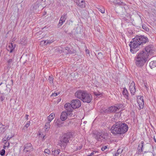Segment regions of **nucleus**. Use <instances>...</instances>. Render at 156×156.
<instances>
[{
	"instance_id": "f257e3e1",
	"label": "nucleus",
	"mask_w": 156,
	"mask_h": 156,
	"mask_svg": "<svg viewBox=\"0 0 156 156\" xmlns=\"http://www.w3.org/2000/svg\"><path fill=\"white\" fill-rule=\"evenodd\" d=\"M128 128L126 124L123 122H119L112 126L110 129V131L114 135L123 134L127 132Z\"/></svg>"
},
{
	"instance_id": "f03ea898",
	"label": "nucleus",
	"mask_w": 156,
	"mask_h": 156,
	"mask_svg": "<svg viewBox=\"0 0 156 156\" xmlns=\"http://www.w3.org/2000/svg\"><path fill=\"white\" fill-rule=\"evenodd\" d=\"M145 52L141 51L137 54L135 58V64L137 67L142 68L148 60L149 55Z\"/></svg>"
},
{
	"instance_id": "7ed1b4c3",
	"label": "nucleus",
	"mask_w": 156,
	"mask_h": 156,
	"mask_svg": "<svg viewBox=\"0 0 156 156\" xmlns=\"http://www.w3.org/2000/svg\"><path fill=\"white\" fill-rule=\"evenodd\" d=\"M73 134L70 132L63 133L60 139L59 145L61 147L65 148L69 143Z\"/></svg>"
},
{
	"instance_id": "20e7f679",
	"label": "nucleus",
	"mask_w": 156,
	"mask_h": 156,
	"mask_svg": "<svg viewBox=\"0 0 156 156\" xmlns=\"http://www.w3.org/2000/svg\"><path fill=\"white\" fill-rule=\"evenodd\" d=\"M108 133L106 132H98L96 135L95 139L97 141L102 142L108 139Z\"/></svg>"
},
{
	"instance_id": "39448f33",
	"label": "nucleus",
	"mask_w": 156,
	"mask_h": 156,
	"mask_svg": "<svg viewBox=\"0 0 156 156\" xmlns=\"http://www.w3.org/2000/svg\"><path fill=\"white\" fill-rule=\"evenodd\" d=\"M129 46L130 48V51L132 53H136L139 49V47L140 46V44L136 41V40L134 39V38L132 39V40L130 42Z\"/></svg>"
},
{
	"instance_id": "423d86ee",
	"label": "nucleus",
	"mask_w": 156,
	"mask_h": 156,
	"mask_svg": "<svg viewBox=\"0 0 156 156\" xmlns=\"http://www.w3.org/2000/svg\"><path fill=\"white\" fill-rule=\"evenodd\" d=\"M134 39L136 40V41L140 44V45H142L146 43L147 41H148V39L144 36H136L134 38Z\"/></svg>"
},
{
	"instance_id": "0eeeda50",
	"label": "nucleus",
	"mask_w": 156,
	"mask_h": 156,
	"mask_svg": "<svg viewBox=\"0 0 156 156\" xmlns=\"http://www.w3.org/2000/svg\"><path fill=\"white\" fill-rule=\"evenodd\" d=\"M92 99V96L90 93L86 91L82 101L84 102L90 103Z\"/></svg>"
},
{
	"instance_id": "6e6552de",
	"label": "nucleus",
	"mask_w": 156,
	"mask_h": 156,
	"mask_svg": "<svg viewBox=\"0 0 156 156\" xmlns=\"http://www.w3.org/2000/svg\"><path fill=\"white\" fill-rule=\"evenodd\" d=\"M71 103L74 109L79 108L81 105V103L80 100L78 99H73L72 100Z\"/></svg>"
},
{
	"instance_id": "1a4fd4ad",
	"label": "nucleus",
	"mask_w": 156,
	"mask_h": 156,
	"mask_svg": "<svg viewBox=\"0 0 156 156\" xmlns=\"http://www.w3.org/2000/svg\"><path fill=\"white\" fill-rule=\"evenodd\" d=\"M86 91L83 90H78L75 94V96L77 98L82 100Z\"/></svg>"
},
{
	"instance_id": "9d476101",
	"label": "nucleus",
	"mask_w": 156,
	"mask_h": 156,
	"mask_svg": "<svg viewBox=\"0 0 156 156\" xmlns=\"http://www.w3.org/2000/svg\"><path fill=\"white\" fill-rule=\"evenodd\" d=\"M24 149L23 151L26 153L29 152V153L32 151L34 148L30 143H27L24 146Z\"/></svg>"
},
{
	"instance_id": "9b49d317",
	"label": "nucleus",
	"mask_w": 156,
	"mask_h": 156,
	"mask_svg": "<svg viewBox=\"0 0 156 156\" xmlns=\"http://www.w3.org/2000/svg\"><path fill=\"white\" fill-rule=\"evenodd\" d=\"M64 108L67 111L69 115H72L73 114L72 112L73 108L71 103L70 104L69 103H66L64 105Z\"/></svg>"
},
{
	"instance_id": "f8f14e48",
	"label": "nucleus",
	"mask_w": 156,
	"mask_h": 156,
	"mask_svg": "<svg viewBox=\"0 0 156 156\" xmlns=\"http://www.w3.org/2000/svg\"><path fill=\"white\" fill-rule=\"evenodd\" d=\"M120 115L118 113H116L115 115L112 118H111V121L112 122H115L114 124H116V123H118L119 122H122L120 121Z\"/></svg>"
},
{
	"instance_id": "ddd939ff",
	"label": "nucleus",
	"mask_w": 156,
	"mask_h": 156,
	"mask_svg": "<svg viewBox=\"0 0 156 156\" xmlns=\"http://www.w3.org/2000/svg\"><path fill=\"white\" fill-rule=\"evenodd\" d=\"M137 101L138 104L140 109H142L144 107V105L143 97H138Z\"/></svg>"
},
{
	"instance_id": "4468645a",
	"label": "nucleus",
	"mask_w": 156,
	"mask_h": 156,
	"mask_svg": "<svg viewBox=\"0 0 156 156\" xmlns=\"http://www.w3.org/2000/svg\"><path fill=\"white\" fill-rule=\"evenodd\" d=\"M16 48V44L12 43V42L9 44L7 48L8 51L11 53L13 52Z\"/></svg>"
},
{
	"instance_id": "2eb2a0df",
	"label": "nucleus",
	"mask_w": 156,
	"mask_h": 156,
	"mask_svg": "<svg viewBox=\"0 0 156 156\" xmlns=\"http://www.w3.org/2000/svg\"><path fill=\"white\" fill-rule=\"evenodd\" d=\"M76 5L80 7L84 8L85 7V2L84 0H75Z\"/></svg>"
},
{
	"instance_id": "dca6fc26",
	"label": "nucleus",
	"mask_w": 156,
	"mask_h": 156,
	"mask_svg": "<svg viewBox=\"0 0 156 156\" xmlns=\"http://www.w3.org/2000/svg\"><path fill=\"white\" fill-rule=\"evenodd\" d=\"M129 87L132 95H134L136 92V88L135 83L133 81L132 82Z\"/></svg>"
},
{
	"instance_id": "f3484780",
	"label": "nucleus",
	"mask_w": 156,
	"mask_h": 156,
	"mask_svg": "<svg viewBox=\"0 0 156 156\" xmlns=\"http://www.w3.org/2000/svg\"><path fill=\"white\" fill-rule=\"evenodd\" d=\"M69 115L68 113H67L66 112H62L60 115V119L62 121H65L66 119L67 116Z\"/></svg>"
},
{
	"instance_id": "a211bd4d",
	"label": "nucleus",
	"mask_w": 156,
	"mask_h": 156,
	"mask_svg": "<svg viewBox=\"0 0 156 156\" xmlns=\"http://www.w3.org/2000/svg\"><path fill=\"white\" fill-rule=\"evenodd\" d=\"M122 93L126 99L128 100L130 99V97L129 96V94L128 93L127 89L125 87L123 88Z\"/></svg>"
},
{
	"instance_id": "6ab92c4d",
	"label": "nucleus",
	"mask_w": 156,
	"mask_h": 156,
	"mask_svg": "<svg viewBox=\"0 0 156 156\" xmlns=\"http://www.w3.org/2000/svg\"><path fill=\"white\" fill-rule=\"evenodd\" d=\"M109 2L111 4L113 3L115 4H118L120 5L123 3V2H121V0H109Z\"/></svg>"
},
{
	"instance_id": "aec40b11",
	"label": "nucleus",
	"mask_w": 156,
	"mask_h": 156,
	"mask_svg": "<svg viewBox=\"0 0 156 156\" xmlns=\"http://www.w3.org/2000/svg\"><path fill=\"white\" fill-rule=\"evenodd\" d=\"M144 142L143 141H141L140 144H139L137 149L138 150V153L139 154H141L143 151V144Z\"/></svg>"
},
{
	"instance_id": "412c9836",
	"label": "nucleus",
	"mask_w": 156,
	"mask_h": 156,
	"mask_svg": "<svg viewBox=\"0 0 156 156\" xmlns=\"http://www.w3.org/2000/svg\"><path fill=\"white\" fill-rule=\"evenodd\" d=\"M50 126V122H47L46 123L44 127V129L46 133H48V131L49 130Z\"/></svg>"
},
{
	"instance_id": "4be33fe9",
	"label": "nucleus",
	"mask_w": 156,
	"mask_h": 156,
	"mask_svg": "<svg viewBox=\"0 0 156 156\" xmlns=\"http://www.w3.org/2000/svg\"><path fill=\"white\" fill-rule=\"evenodd\" d=\"M108 110L110 113L115 112H117L116 108L115 106H113L108 108Z\"/></svg>"
},
{
	"instance_id": "5701e85b",
	"label": "nucleus",
	"mask_w": 156,
	"mask_h": 156,
	"mask_svg": "<svg viewBox=\"0 0 156 156\" xmlns=\"http://www.w3.org/2000/svg\"><path fill=\"white\" fill-rule=\"evenodd\" d=\"M55 114L54 113H51L48 117V122H50L55 117Z\"/></svg>"
},
{
	"instance_id": "b1692460",
	"label": "nucleus",
	"mask_w": 156,
	"mask_h": 156,
	"mask_svg": "<svg viewBox=\"0 0 156 156\" xmlns=\"http://www.w3.org/2000/svg\"><path fill=\"white\" fill-rule=\"evenodd\" d=\"M149 66L151 69L156 67V61H153L149 63Z\"/></svg>"
},
{
	"instance_id": "393cba45",
	"label": "nucleus",
	"mask_w": 156,
	"mask_h": 156,
	"mask_svg": "<svg viewBox=\"0 0 156 156\" xmlns=\"http://www.w3.org/2000/svg\"><path fill=\"white\" fill-rule=\"evenodd\" d=\"M152 51V49L151 48V47L149 46H147L145 48V50H143L142 51L144 52H146L147 54V55L148 54V52H150Z\"/></svg>"
},
{
	"instance_id": "a878e982",
	"label": "nucleus",
	"mask_w": 156,
	"mask_h": 156,
	"mask_svg": "<svg viewBox=\"0 0 156 156\" xmlns=\"http://www.w3.org/2000/svg\"><path fill=\"white\" fill-rule=\"evenodd\" d=\"M5 126L0 123V133H3L5 130Z\"/></svg>"
},
{
	"instance_id": "bb28decb",
	"label": "nucleus",
	"mask_w": 156,
	"mask_h": 156,
	"mask_svg": "<svg viewBox=\"0 0 156 156\" xmlns=\"http://www.w3.org/2000/svg\"><path fill=\"white\" fill-rule=\"evenodd\" d=\"M64 123V122H62V121L60 120H58L57 121H56L55 122V123L57 126L59 127L62 126L63 125Z\"/></svg>"
},
{
	"instance_id": "cd10ccee",
	"label": "nucleus",
	"mask_w": 156,
	"mask_h": 156,
	"mask_svg": "<svg viewBox=\"0 0 156 156\" xmlns=\"http://www.w3.org/2000/svg\"><path fill=\"white\" fill-rule=\"evenodd\" d=\"M60 151V150L59 149L54 150L52 151V154L55 156H57L59 154Z\"/></svg>"
},
{
	"instance_id": "c85d7f7f",
	"label": "nucleus",
	"mask_w": 156,
	"mask_h": 156,
	"mask_svg": "<svg viewBox=\"0 0 156 156\" xmlns=\"http://www.w3.org/2000/svg\"><path fill=\"white\" fill-rule=\"evenodd\" d=\"M99 11L101 13H105V8L103 6H99L98 8H97Z\"/></svg>"
},
{
	"instance_id": "c756f323",
	"label": "nucleus",
	"mask_w": 156,
	"mask_h": 156,
	"mask_svg": "<svg viewBox=\"0 0 156 156\" xmlns=\"http://www.w3.org/2000/svg\"><path fill=\"white\" fill-rule=\"evenodd\" d=\"M39 3V2L37 1L33 5V8L34 9H36L38 7V5Z\"/></svg>"
},
{
	"instance_id": "7c9ffc66",
	"label": "nucleus",
	"mask_w": 156,
	"mask_h": 156,
	"mask_svg": "<svg viewBox=\"0 0 156 156\" xmlns=\"http://www.w3.org/2000/svg\"><path fill=\"white\" fill-rule=\"evenodd\" d=\"M122 150L120 149H119L117 151V152L114 155V156H118L122 152Z\"/></svg>"
},
{
	"instance_id": "2f4dec72",
	"label": "nucleus",
	"mask_w": 156,
	"mask_h": 156,
	"mask_svg": "<svg viewBox=\"0 0 156 156\" xmlns=\"http://www.w3.org/2000/svg\"><path fill=\"white\" fill-rule=\"evenodd\" d=\"M67 14L66 13H65L63 14L61 16L60 18H61V19L64 20L63 21H66L67 18Z\"/></svg>"
},
{
	"instance_id": "473e14b6",
	"label": "nucleus",
	"mask_w": 156,
	"mask_h": 156,
	"mask_svg": "<svg viewBox=\"0 0 156 156\" xmlns=\"http://www.w3.org/2000/svg\"><path fill=\"white\" fill-rule=\"evenodd\" d=\"M142 28L146 31H149V29L147 27L145 24H143L142 25Z\"/></svg>"
},
{
	"instance_id": "72a5a7b5",
	"label": "nucleus",
	"mask_w": 156,
	"mask_h": 156,
	"mask_svg": "<svg viewBox=\"0 0 156 156\" xmlns=\"http://www.w3.org/2000/svg\"><path fill=\"white\" fill-rule=\"evenodd\" d=\"M63 20H63L62 19H61V18H60L59 22V23L58 24V26H59V27L61 26L63 23L65 22V21Z\"/></svg>"
},
{
	"instance_id": "f704fd0d",
	"label": "nucleus",
	"mask_w": 156,
	"mask_h": 156,
	"mask_svg": "<svg viewBox=\"0 0 156 156\" xmlns=\"http://www.w3.org/2000/svg\"><path fill=\"white\" fill-rule=\"evenodd\" d=\"M76 53V51L72 48H70V51L68 52L69 54H72Z\"/></svg>"
},
{
	"instance_id": "c9c22d12",
	"label": "nucleus",
	"mask_w": 156,
	"mask_h": 156,
	"mask_svg": "<svg viewBox=\"0 0 156 156\" xmlns=\"http://www.w3.org/2000/svg\"><path fill=\"white\" fill-rule=\"evenodd\" d=\"M48 80H49L50 83L51 84H53V78L52 76H49L48 79Z\"/></svg>"
},
{
	"instance_id": "e433bc0d",
	"label": "nucleus",
	"mask_w": 156,
	"mask_h": 156,
	"mask_svg": "<svg viewBox=\"0 0 156 156\" xmlns=\"http://www.w3.org/2000/svg\"><path fill=\"white\" fill-rule=\"evenodd\" d=\"M101 113L105 114H108L110 113L109 110H108V108L104 110H103L102 112H101Z\"/></svg>"
},
{
	"instance_id": "4c0bfd02",
	"label": "nucleus",
	"mask_w": 156,
	"mask_h": 156,
	"mask_svg": "<svg viewBox=\"0 0 156 156\" xmlns=\"http://www.w3.org/2000/svg\"><path fill=\"white\" fill-rule=\"evenodd\" d=\"M30 121H27L23 129H27L30 125Z\"/></svg>"
},
{
	"instance_id": "58836bf2",
	"label": "nucleus",
	"mask_w": 156,
	"mask_h": 156,
	"mask_svg": "<svg viewBox=\"0 0 156 156\" xmlns=\"http://www.w3.org/2000/svg\"><path fill=\"white\" fill-rule=\"evenodd\" d=\"M13 61L14 59L13 58L9 59L7 61V62L8 64V66H10L11 63L12 62H13Z\"/></svg>"
},
{
	"instance_id": "ea45409f",
	"label": "nucleus",
	"mask_w": 156,
	"mask_h": 156,
	"mask_svg": "<svg viewBox=\"0 0 156 156\" xmlns=\"http://www.w3.org/2000/svg\"><path fill=\"white\" fill-rule=\"evenodd\" d=\"M115 106L116 108V110L117 111H118L121 108H122V105L121 104H120L118 105H117L116 106Z\"/></svg>"
},
{
	"instance_id": "a19ab883",
	"label": "nucleus",
	"mask_w": 156,
	"mask_h": 156,
	"mask_svg": "<svg viewBox=\"0 0 156 156\" xmlns=\"http://www.w3.org/2000/svg\"><path fill=\"white\" fill-rule=\"evenodd\" d=\"M4 142H5L4 144V145H5V147H9V142H7L6 141V140H4Z\"/></svg>"
},
{
	"instance_id": "79ce46f5",
	"label": "nucleus",
	"mask_w": 156,
	"mask_h": 156,
	"mask_svg": "<svg viewBox=\"0 0 156 156\" xmlns=\"http://www.w3.org/2000/svg\"><path fill=\"white\" fill-rule=\"evenodd\" d=\"M103 55L101 52H99L98 54L97 58L98 59H101L103 57Z\"/></svg>"
},
{
	"instance_id": "37998d69",
	"label": "nucleus",
	"mask_w": 156,
	"mask_h": 156,
	"mask_svg": "<svg viewBox=\"0 0 156 156\" xmlns=\"http://www.w3.org/2000/svg\"><path fill=\"white\" fill-rule=\"evenodd\" d=\"M5 151L4 149H2L0 151V154L2 156H4L5 155Z\"/></svg>"
},
{
	"instance_id": "c03bdc74",
	"label": "nucleus",
	"mask_w": 156,
	"mask_h": 156,
	"mask_svg": "<svg viewBox=\"0 0 156 156\" xmlns=\"http://www.w3.org/2000/svg\"><path fill=\"white\" fill-rule=\"evenodd\" d=\"M60 94V93L59 92H57L56 93H52L51 95V97H56V96H57L59 94Z\"/></svg>"
},
{
	"instance_id": "a18cd8bd",
	"label": "nucleus",
	"mask_w": 156,
	"mask_h": 156,
	"mask_svg": "<svg viewBox=\"0 0 156 156\" xmlns=\"http://www.w3.org/2000/svg\"><path fill=\"white\" fill-rule=\"evenodd\" d=\"M70 48L67 47L64 48V50L67 51H66V52L69 54L68 52L70 51Z\"/></svg>"
},
{
	"instance_id": "49530a36",
	"label": "nucleus",
	"mask_w": 156,
	"mask_h": 156,
	"mask_svg": "<svg viewBox=\"0 0 156 156\" xmlns=\"http://www.w3.org/2000/svg\"><path fill=\"white\" fill-rule=\"evenodd\" d=\"M44 152L45 153H46L48 154H49L51 152H50V150H49V149H45V150L44 151Z\"/></svg>"
},
{
	"instance_id": "de8ad7c7",
	"label": "nucleus",
	"mask_w": 156,
	"mask_h": 156,
	"mask_svg": "<svg viewBox=\"0 0 156 156\" xmlns=\"http://www.w3.org/2000/svg\"><path fill=\"white\" fill-rule=\"evenodd\" d=\"M47 42V40L43 41H41V43L44 45H46L48 44L46 43Z\"/></svg>"
},
{
	"instance_id": "09e8293b",
	"label": "nucleus",
	"mask_w": 156,
	"mask_h": 156,
	"mask_svg": "<svg viewBox=\"0 0 156 156\" xmlns=\"http://www.w3.org/2000/svg\"><path fill=\"white\" fill-rule=\"evenodd\" d=\"M5 97L4 95H1L0 97V100L1 101H2L5 99Z\"/></svg>"
},
{
	"instance_id": "8fccbe9b",
	"label": "nucleus",
	"mask_w": 156,
	"mask_h": 156,
	"mask_svg": "<svg viewBox=\"0 0 156 156\" xmlns=\"http://www.w3.org/2000/svg\"><path fill=\"white\" fill-rule=\"evenodd\" d=\"M47 42L46 43L48 44H50L53 43L54 42V41L52 40H47Z\"/></svg>"
},
{
	"instance_id": "3c124183",
	"label": "nucleus",
	"mask_w": 156,
	"mask_h": 156,
	"mask_svg": "<svg viewBox=\"0 0 156 156\" xmlns=\"http://www.w3.org/2000/svg\"><path fill=\"white\" fill-rule=\"evenodd\" d=\"M94 94L95 95H96L97 96H99L101 95V94L99 92L97 93L96 92H94Z\"/></svg>"
},
{
	"instance_id": "603ef678",
	"label": "nucleus",
	"mask_w": 156,
	"mask_h": 156,
	"mask_svg": "<svg viewBox=\"0 0 156 156\" xmlns=\"http://www.w3.org/2000/svg\"><path fill=\"white\" fill-rule=\"evenodd\" d=\"M107 148V147L106 146H103L101 148V150L102 151H104L106 149V148Z\"/></svg>"
},
{
	"instance_id": "864d4df0",
	"label": "nucleus",
	"mask_w": 156,
	"mask_h": 156,
	"mask_svg": "<svg viewBox=\"0 0 156 156\" xmlns=\"http://www.w3.org/2000/svg\"><path fill=\"white\" fill-rule=\"evenodd\" d=\"M12 136H8L7 138H6V141H8L11 138H12Z\"/></svg>"
},
{
	"instance_id": "5fc2aeb1",
	"label": "nucleus",
	"mask_w": 156,
	"mask_h": 156,
	"mask_svg": "<svg viewBox=\"0 0 156 156\" xmlns=\"http://www.w3.org/2000/svg\"><path fill=\"white\" fill-rule=\"evenodd\" d=\"M82 147V146H80L79 147H78L77 148H76V149H77V150H80L81 149Z\"/></svg>"
},
{
	"instance_id": "6e6d98bb",
	"label": "nucleus",
	"mask_w": 156,
	"mask_h": 156,
	"mask_svg": "<svg viewBox=\"0 0 156 156\" xmlns=\"http://www.w3.org/2000/svg\"><path fill=\"white\" fill-rule=\"evenodd\" d=\"M66 122L68 125H69V124L71 123H73L70 121H66Z\"/></svg>"
},
{
	"instance_id": "4d7b16f0",
	"label": "nucleus",
	"mask_w": 156,
	"mask_h": 156,
	"mask_svg": "<svg viewBox=\"0 0 156 156\" xmlns=\"http://www.w3.org/2000/svg\"><path fill=\"white\" fill-rule=\"evenodd\" d=\"M144 86H145V88L147 89V88H148V87L147 86V84H145V83H144Z\"/></svg>"
},
{
	"instance_id": "13d9d810",
	"label": "nucleus",
	"mask_w": 156,
	"mask_h": 156,
	"mask_svg": "<svg viewBox=\"0 0 156 156\" xmlns=\"http://www.w3.org/2000/svg\"><path fill=\"white\" fill-rule=\"evenodd\" d=\"M29 116V115L27 114L26 115V119L27 120H28V116Z\"/></svg>"
},
{
	"instance_id": "bf43d9fd",
	"label": "nucleus",
	"mask_w": 156,
	"mask_h": 156,
	"mask_svg": "<svg viewBox=\"0 0 156 156\" xmlns=\"http://www.w3.org/2000/svg\"><path fill=\"white\" fill-rule=\"evenodd\" d=\"M153 139L154 140V141L156 143V140L154 136L153 137Z\"/></svg>"
},
{
	"instance_id": "052dcab7",
	"label": "nucleus",
	"mask_w": 156,
	"mask_h": 156,
	"mask_svg": "<svg viewBox=\"0 0 156 156\" xmlns=\"http://www.w3.org/2000/svg\"><path fill=\"white\" fill-rule=\"evenodd\" d=\"M41 136L43 137V139H44V137H45V135L42 134V135H41Z\"/></svg>"
},
{
	"instance_id": "680f3d73",
	"label": "nucleus",
	"mask_w": 156,
	"mask_h": 156,
	"mask_svg": "<svg viewBox=\"0 0 156 156\" xmlns=\"http://www.w3.org/2000/svg\"><path fill=\"white\" fill-rule=\"evenodd\" d=\"M94 154V153L93 152H92L90 153V156H91Z\"/></svg>"
},
{
	"instance_id": "e2e57ef3",
	"label": "nucleus",
	"mask_w": 156,
	"mask_h": 156,
	"mask_svg": "<svg viewBox=\"0 0 156 156\" xmlns=\"http://www.w3.org/2000/svg\"><path fill=\"white\" fill-rule=\"evenodd\" d=\"M89 51L88 50V49H87V50L86 49V52L87 53H89Z\"/></svg>"
},
{
	"instance_id": "0e129e2a",
	"label": "nucleus",
	"mask_w": 156,
	"mask_h": 156,
	"mask_svg": "<svg viewBox=\"0 0 156 156\" xmlns=\"http://www.w3.org/2000/svg\"><path fill=\"white\" fill-rule=\"evenodd\" d=\"M6 147H5V145H4V147H3V149H5V148Z\"/></svg>"
},
{
	"instance_id": "69168bd1",
	"label": "nucleus",
	"mask_w": 156,
	"mask_h": 156,
	"mask_svg": "<svg viewBox=\"0 0 156 156\" xmlns=\"http://www.w3.org/2000/svg\"><path fill=\"white\" fill-rule=\"evenodd\" d=\"M11 82L12 83V84L13 83V80H11Z\"/></svg>"
},
{
	"instance_id": "338daca9",
	"label": "nucleus",
	"mask_w": 156,
	"mask_h": 156,
	"mask_svg": "<svg viewBox=\"0 0 156 156\" xmlns=\"http://www.w3.org/2000/svg\"><path fill=\"white\" fill-rule=\"evenodd\" d=\"M87 156H90V155H87Z\"/></svg>"
}]
</instances>
